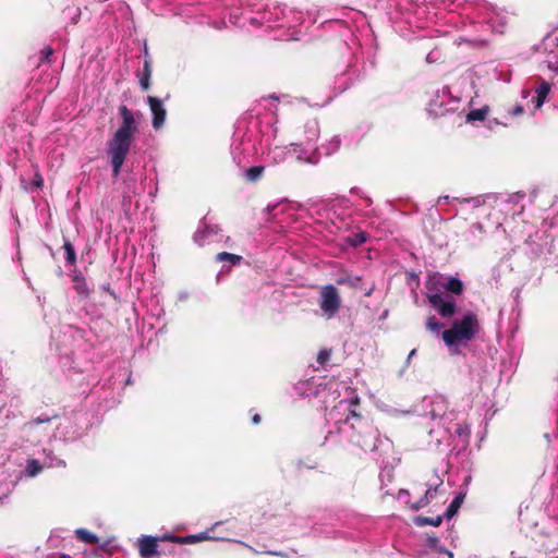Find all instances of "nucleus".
<instances>
[{
    "instance_id": "nucleus-1",
    "label": "nucleus",
    "mask_w": 558,
    "mask_h": 558,
    "mask_svg": "<svg viewBox=\"0 0 558 558\" xmlns=\"http://www.w3.org/2000/svg\"><path fill=\"white\" fill-rule=\"evenodd\" d=\"M360 399L356 395L340 400L327 414L330 428L325 436V441L347 445L351 444L364 451L378 452L389 449L391 444L388 438H381L377 428L356 412Z\"/></svg>"
},
{
    "instance_id": "nucleus-2",
    "label": "nucleus",
    "mask_w": 558,
    "mask_h": 558,
    "mask_svg": "<svg viewBox=\"0 0 558 558\" xmlns=\"http://www.w3.org/2000/svg\"><path fill=\"white\" fill-rule=\"evenodd\" d=\"M119 113L122 118V123L106 144L107 156L110 160L114 178L119 177L125 158L130 153L134 136L138 132L136 117H141L140 112L134 113L126 106H121Z\"/></svg>"
},
{
    "instance_id": "nucleus-3",
    "label": "nucleus",
    "mask_w": 558,
    "mask_h": 558,
    "mask_svg": "<svg viewBox=\"0 0 558 558\" xmlns=\"http://www.w3.org/2000/svg\"><path fill=\"white\" fill-rule=\"evenodd\" d=\"M426 289L428 303L441 317L449 318L456 314L454 296L463 291L460 279L436 272L428 278Z\"/></svg>"
},
{
    "instance_id": "nucleus-4",
    "label": "nucleus",
    "mask_w": 558,
    "mask_h": 558,
    "mask_svg": "<svg viewBox=\"0 0 558 558\" xmlns=\"http://www.w3.org/2000/svg\"><path fill=\"white\" fill-rule=\"evenodd\" d=\"M278 129L270 121L263 123L258 117H251L245 132L241 126L235 131L232 146L240 142L242 151L256 154L258 149L267 147L277 136Z\"/></svg>"
},
{
    "instance_id": "nucleus-5",
    "label": "nucleus",
    "mask_w": 558,
    "mask_h": 558,
    "mask_svg": "<svg viewBox=\"0 0 558 558\" xmlns=\"http://www.w3.org/2000/svg\"><path fill=\"white\" fill-rule=\"evenodd\" d=\"M481 330L478 317L468 311L461 318L454 319L451 327L442 332V340L451 352L458 353L460 347L474 340Z\"/></svg>"
},
{
    "instance_id": "nucleus-6",
    "label": "nucleus",
    "mask_w": 558,
    "mask_h": 558,
    "mask_svg": "<svg viewBox=\"0 0 558 558\" xmlns=\"http://www.w3.org/2000/svg\"><path fill=\"white\" fill-rule=\"evenodd\" d=\"M318 305L326 319L336 317L341 307L338 289L332 284L323 286L319 290Z\"/></svg>"
},
{
    "instance_id": "nucleus-7",
    "label": "nucleus",
    "mask_w": 558,
    "mask_h": 558,
    "mask_svg": "<svg viewBox=\"0 0 558 558\" xmlns=\"http://www.w3.org/2000/svg\"><path fill=\"white\" fill-rule=\"evenodd\" d=\"M85 430L71 418H63L56 426L51 439L63 442H73L83 437Z\"/></svg>"
},
{
    "instance_id": "nucleus-8",
    "label": "nucleus",
    "mask_w": 558,
    "mask_h": 558,
    "mask_svg": "<svg viewBox=\"0 0 558 558\" xmlns=\"http://www.w3.org/2000/svg\"><path fill=\"white\" fill-rule=\"evenodd\" d=\"M460 98L458 96H453L448 86H444L441 89L436 92L434 98L430 100V111L438 114L454 110Z\"/></svg>"
},
{
    "instance_id": "nucleus-9",
    "label": "nucleus",
    "mask_w": 558,
    "mask_h": 558,
    "mask_svg": "<svg viewBox=\"0 0 558 558\" xmlns=\"http://www.w3.org/2000/svg\"><path fill=\"white\" fill-rule=\"evenodd\" d=\"M147 104L153 114V128L158 130L165 123L167 111L162 105V101L157 97L148 96Z\"/></svg>"
},
{
    "instance_id": "nucleus-10",
    "label": "nucleus",
    "mask_w": 558,
    "mask_h": 558,
    "mask_svg": "<svg viewBox=\"0 0 558 558\" xmlns=\"http://www.w3.org/2000/svg\"><path fill=\"white\" fill-rule=\"evenodd\" d=\"M137 546L142 558H151L157 554L158 538L149 535H143L138 538Z\"/></svg>"
},
{
    "instance_id": "nucleus-11",
    "label": "nucleus",
    "mask_w": 558,
    "mask_h": 558,
    "mask_svg": "<svg viewBox=\"0 0 558 558\" xmlns=\"http://www.w3.org/2000/svg\"><path fill=\"white\" fill-rule=\"evenodd\" d=\"M447 404L444 398L437 397L433 402V408L429 412L432 420L439 418L440 422L446 425L447 423L451 422L453 418L452 413H446Z\"/></svg>"
},
{
    "instance_id": "nucleus-12",
    "label": "nucleus",
    "mask_w": 558,
    "mask_h": 558,
    "mask_svg": "<svg viewBox=\"0 0 558 558\" xmlns=\"http://www.w3.org/2000/svg\"><path fill=\"white\" fill-rule=\"evenodd\" d=\"M219 230L218 226L204 223V226L198 228L194 233V241L198 245H204L205 243L213 241V238L219 233Z\"/></svg>"
},
{
    "instance_id": "nucleus-13",
    "label": "nucleus",
    "mask_w": 558,
    "mask_h": 558,
    "mask_svg": "<svg viewBox=\"0 0 558 558\" xmlns=\"http://www.w3.org/2000/svg\"><path fill=\"white\" fill-rule=\"evenodd\" d=\"M268 157L274 165H279L287 159V156L291 154V147L289 146H274L271 144L267 146Z\"/></svg>"
},
{
    "instance_id": "nucleus-14",
    "label": "nucleus",
    "mask_w": 558,
    "mask_h": 558,
    "mask_svg": "<svg viewBox=\"0 0 558 558\" xmlns=\"http://www.w3.org/2000/svg\"><path fill=\"white\" fill-rule=\"evenodd\" d=\"M544 46L545 50L555 46V49L549 50L544 62L546 63L548 70L553 71L555 74H558V45H555L553 40H547L544 43Z\"/></svg>"
},
{
    "instance_id": "nucleus-15",
    "label": "nucleus",
    "mask_w": 558,
    "mask_h": 558,
    "mask_svg": "<svg viewBox=\"0 0 558 558\" xmlns=\"http://www.w3.org/2000/svg\"><path fill=\"white\" fill-rule=\"evenodd\" d=\"M291 155H294L299 161L316 163V159L313 151L302 147L300 144L292 143L290 144Z\"/></svg>"
},
{
    "instance_id": "nucleus-16",
    "label": "nucleus",
    "mask_w": 558,
    "mask_h": 558,
    "mask_svg": "<svg viewBox=\"0 0 558 558\" xmlns=\"http://www.w3.org/2000/svg\"><path fill=\"white\" fill-rule=\"evenodd\" d=\"M441 484H442V481L440 478H438L437 483H435V485H430L426 489V492L422 498H420L415 504L411 505V508L414 510H417V509H421V508H424L425 506H427L434 499V497L437 493V488Z\"/></svg>"
},
{
    "instance_id": "nucleus-17",
    "label": "nucleus",
    "mask_w": 558,
    "mask_h": 558,
    "mask_svg": "<svg viewBox=\"0 0 558 558\" xmlns=\"http://www.w3.org/2000/svg\"><path fill=\"white\" fill-rule=\"evenodd\" d=\"M550 88L551 85L548 82L544 80L539 81V85L535 89V97L533 98V102L536 109H539L544 105Z\"/></svg>"
},
{
    "instance_id": "nucleus-18",
    "label": "nucleus",
    "mask_w": 558,
    "mask_h": 558,
    "mask_svg": "<svg viewBox=\"0 0 558 558\" xmlns=\"http://www.w3.org/2000/svg\"><path fill=\"white\" fill-rule=\"evenodd\" d=\"M210 538L211 537L209 536V534L207 532H202L199 534L187 535L184 537L170 536V537H165L163 539H170L172 542L180 543V544H193L196 542H202V541H206V539H210Z\"/></svg>"
},
{
    "instance_id": "nucleus-19",
    "label": "nucleus",
    "mask_w": 558,
    "mask_h": 558,
    "mask_svg": "<svg viewBox=\"0 0 558 558\" xmlns=\"http://www.w3.org/2000/svg\"><path fill=\"white\" fill-rule=\"evenodd\" d=\"M44 465L46 468H64L65 461L56 457L51 450L44 449Z\"/></svg>"
},
{
    "instance_id": "nucleus-20",
    "label": "nucleus",
    "mask_w": 558,
    "mask_h": 558,
    "mask_svg": "<svg viewBox=\"0 0 558 558\" xmlns=\"http://www.w3.org/2000/svg\"><path fill=\"white\" fill-rule=\"evenodd\" d=\"M305 142H314L318 137V123L315 120H310L304 125Z\"/></svg>"
},
{
    "instance_id": "nucleus-21",
    "label": "nucleus",
    "mask_w": 558,
    "mask_h": 558,
    "mask_svg": "<svg viewBox=\"0 0 558 558\" xmlns=\"http://www.w3.org/2000/svg\"><path fill=\"white\" fill-rule=\"evenodd\" d=\"M44 468H46L44 465V462L40 463L36 459H28L27 462H26V466H25V474L28 477H35L36 475H38L43 471Z\"/></svg>"
},
{
    "instance_id": "nucleus-22",
    "label": "nucleus",
    "mask_w": 558,
    "mask_h": 558,
    "mask_svg": "<svg viewBox=\"0 0 558 558\" xmlns=\"http://www.w3.org/2000/svg\"><path fill=\"white\" fill-rule=\"evenodd\" d=\"M488 110L489 108L487 106H484L482 108H478V109H474V110H471L468 116H466V120L469 122H472V121H483L487 113H488Z\"/></svg>"
},
{
    "instance_id": "nucleus-23",
    "label": "nucleus",
    "mask_w": 558,
    "mask_h": 558,
    "mask_svg": "<svg viewBox=\"0 0 558 558\" xmlns=\"http://www.w3.org/2000/svg\"><path fill=\"white\" fill-rule=\"evenodd\" d=\"M216 260L221 262V263L227 262L232 265H239L242 260V256L232 254V253H228V252H221V253L217 254Z\"/></svg>"
},
{
    "instance_id": "nucleus-24",
    "label": "nucleus",
    "mask_w": 558,
    "mask_h": 558,
    "mask_svg": "<svg viewBox=\"0 0 558 558\" xmlns=\"http://www.w3.org/2000/svg\"><path fill=\"white\" fill-rule=\"evenodd\" d=\"M264 170V166L251 167L245 170V178L247 181L255 182L262 178Z\"/></svg>"
},
{
    "instance_id": "nucleus-25",
    "label": "nucleus",
    "mask_w": 558,
    "mask_h": 558,
    "mask_svg": "<svg viewBox=\"0 0 558 558\" xmlns=\"http://www.w3.org/2000/svg\"><path fill=\"white\" fill-rule=\"evenodd\" d=\"M361 281V277L359 276H353V275H344V276H340L337 278L336 282L338 284H342V286H350L352 288H357L359 287V283Z\"/></svg>"
},
{
    "instance_id": "nucleus-26",
    "label": "nucleus",
    "mask_w": 558,
    "mask_h": 558,
    "mask_svg": "<svg viewBox=\"0 0 558 558\" xmlns=\"http://www.w3.org/2000/svg\"><path fill=\"white\" fill-rule=\"evenodd\" d=\"M75 534L78 537V539H81L82 542H84L86 544L93 545V544H96L98 541V538L95 534H93L84 529H77L75 531Z\"/></svg>"
},
{
    "instance_id": "nucleus-27",
    "label": "nucleus",
    "mask_w": 558,
    "mask_h": 558,
    "mask_svg": "<svg viewBox=\"0 0 558 558\" xmlns=\"http://www.w3.org/2000/svg\"><path fill=\"white\" fill-rule=\"evenodd\" d=\"M150 74H151V70H150L149 62L145 61L143 75L140 78V85L144 90H147L149 88Z\"/></svg>"
},
{
    "instance_id": "nucleus-28",
    "label": "nucleus",
    "mask_w": 558,
    "mask_h": 558,
    "mask_svg": "<svg viewBox=\"0 0 558 558\" xmlns=\"http://www.w3.org/2000/svg\"><path fill=\"white\" fill-rule=\"evenodd\" d=\"M63 250L65 253V260L68 264L73 265L76 262V253L75 248L69 241H65L63 244Z\"/></svg>"
},
{
    "instance_id": "nucleus-29",
    "label": "nucleus",
    "mask_w": 558,
    "mask_h": 558,
    "mask_svg": "<svg viewBox=\"0 0 558 558\" xmlns=\"http://www.w3.org/2000/svg\"><path fill=\"white\" fill-rule=\"evenodd\" d=\"M415 522L420 526H424V525L438 526L442 522V518L440 515H438L436 518L417 517Z\"/></svg>"
},
{
    "instance_id": "nucleus-30",
    "label": "nucleus",
    "mask_w": 558,
    "mask_h": 558,
    "mask_svg": "<svg viewBox=\"0 0 558 558\" xmlns=\"http://www.w3.org/2000/svg\"><path fill=\"white\" fill-rule=\"evenodd\" d=\"M74 289L80 295L86 296L88 294L86 281L78 276L74 277Z\"/></svg>"
},
{
    "instance_id": "nucleus-31",
    "label": "nucleus",
    "mask_w": 558,
    "mask_h": 558,
    "mask_svg": "<svg viewBox=\"0 0 558 558\" xmlns=\"http://www.w3.org/2000/svg\"><path fill=\"white\" fill-rule=\"evenodd\" d=\"M462 502H463V496L454 497V499L451 501V504L447 508L446 515L448 518L453 517L457 513L458 509L461 507Z\"/></svg>"
},
{
    "instance_id": "nucleus-32",
    "label": "nucleus",
    "mask_w": 558,
    "mask_h": 558,
    "mask_svg": "<svg viewBox=\"0 0 558 558\" xmlns=\"http://www.w3.org/2000/svg\"><path fill=\"white\" fill-rule=\"evenodd\" d=\"M426 546L441 554L446 551V548L440 544L439 538L435 536H429L426 539Z\"/></svg>"
},
{
    "instance_id": "nucleus-33",
    "label": "nucleus",
    "mask_w": 558,
    "mask_h": 558,
    "mask_svg": "<svg viewBox=\"0 0 558 558\" xmlns=\"http://www.w3.org/2000/svg\"><path fill=\"white\" fill-rule=\"evenodd\" d=\"M453 201L459 202L461 204L469 203L473 207H480V206H482L485 203V197L484 196H476V197L462 198V199L453 198Z\"/></svg>"
},
{
    "instance_id": "nucleus-34",
    "label": "nucleus",
    "mask_w": 558,
    "mask_h": 558,
    "mask_svg": "<svg viewBox=\"0 0 558 558\" xmlns=\"http://www.w3.org/2000/svg\"><path fill=\"white\" fill-rule=\"evenodd\" d=\"M426 327L433 332H438L444 327V325L433 316L427 319Z\"/></svg>"
},
{
    "instance_id": "nucleus-35",
    "label": "nucleus",
    "mask_w": 558,
    "mask_h": 558,
    "mask_svg": "<svg viewBox=\"0 0 558 558\" xmlns=\"http://www.w3.org/2000/svg\"><path fill=\"white\" fill-rule=\"evenodd\" d=\"M125 183H126V191L124 192V196L123 197H124V199L131 201L132 195H134L136 193V191H135V180L134 179H130Z\"/></svg>"
},
{
    "instance_id": "nucleus-36",
    "label": "nucleus",
    "mask_w": 558,
    "mask_h": 558,
    "mask_svg": "<svg viewBox=\"0 0 558 558\" xmlns=\"http://www.w3.org/2000/svg\"><path fill=\"white\" fill-rule=\"evenodd\" d=\"M295 388L300 392V395L303 397H310L311 395L314 393L310 389V383H300V384H298V386Z\"/></svg>"
},
{
    "instance_id": "nucleus-37",
    "label": "nucleus",
    "mask_w": 558,
    "mask_h": 558,
    "mask_svg": "<svg viewBox=\"0 0 558 558\" xmlns=\"http://www.w3.org/2000/svg\"><path fill=\"white\" fill-rule=\"evenodd\" d=\"M471 433L470 426L468 424H459L456 428V434L459 437L468 438Z\"/></svg>"
},
{
    "instance_id": "nucleus-38",
    "label": "nucleus",
    "mask_w": 558,
    "mask_h": 558,
    "mask_svg": "<svg viewBox=\"0 0 558 558\" xmlns=\"http://www.w3.org/2000/svg\"><path fill=\"white\" fill-rule=\"evenodd\" d=\"M330 359V351L328 350H322L319 351L318 355H317V362L319 364H325L328 360Z\"/></svg>"
},
{
    "instance_id": "nucleus-39",
    "label": "nucleus",
    "mask_w": 558,
    "mask_h": 558,
    "mask_svg": "<svg viewBox=\"0 0 558 558\" xmlns=\"http://www.w3.org/2000/svg\"><path fill=\"white\" fill-rule=\"evenodd\" d=\"M53 50L51 48H45L40 52V60L45 62H50V57L52 56Z\"/></svg>"
},
{
    "instance_id": "nucleus-40",
    "label": "nucleus",
    "mask_w": 558,
    "mask_h": 558,
    "mask_svg": "<svg viewBox=\"0 0 558 558\" xmlns=\"http://www.w3.org/2000/svg\"><path fill=\"white\" fill-rule=\"evenodd\" d=\"M43 184H44L43 177L39 173H36L35 178L32 182V185L35 186L36 189H40L43 186Z\"/></svg>"
},
{
    "instance_id": "nucleus-41",
    "label": "nucleus",
    "mask_w": 558,
    "mask_h": 558,
    "mask_svg": "<svg viewBox=\"0 0 558 558\" xmlns=\"http://www.w3.org/2000/svg\"><path fill=\"white\" fill-rule=\"evenodd\" d=\"M229 21L233 25H240V15L238 13H230Z\"/></svg>"
},
{
    "instance_id": "nucleus-42",
    "label": "nucleus",
    "mask_w": 558,
    "mask_h": 558,
    "mask_svg": "<svg viewBox=\"0 0 558 558\" xmlns=\"http://www.w3.org/2000/svg\"><path fill=\"white\" fill-rule=\"evenodd\" d=\"M524 111L523 107L522 106H515L512 108V110L510 111V113L512 116H519V114H522Z\"/></svg>"
},
{
    "instance_id": "nucleus-43",
    "label": "nucleus",
    "mask_w": 558,
    "mask_h": 558,
    "mask_svg": "<svg viewBox=\"0 0 558 558\" xmlns=\"http://www.w3.org/2000/svg\"><path fill=\"white\" fill-rule=\"evenodd\" d=\"M49 421H50V418L48 416H46V417L38 416V417L34 418L32 421V423L38 425V424L46 423V422H49Z\"/></svg>"
},
{
    "instance_id": "nucleus-44",
    "label": "nucleus",
    "mask_w": 558,
    "mask_h": 558,
    "mask_svg": "<svg viewBox=\"0 0 558 558\" xmlns=\"http://www.w3.org/2000/svg\"><path fill=\"white\" fill-rule=\"evenodd\" d=\"M280 206V203H276V204H269L267 207H266V211L268 214H271L274 210H276L278 207Z\"/></svg>"
},
{
    "instance_id": "nucleus-45",
    "label": "nucleus",
    "mask_w": 558,
    "mask_h": 558,
    "mask_svg": "<svg viewBox=\"0 0 558 558\" xmlns=\"http://www.w3.org/2000/svg\"><path fill=\"white\" fill-rule=\"evenodd\" d=\"M448 201H449V196L444 195L438 198L437 204L440 205L442 202H448Z\"/></svg>"
},
{
    "instance_id": "nucleus-46",
    "label": "nucleus",
    "mask_w": 558,
    "mask_h": 558,
    "mask_svg": "<svg viewBox=\"0 0 558 558\" xmlns=\"http://www.w3.org/2000/svg\"><path fill=\"white\" fill-rule=\"evenodd\" d=\"M471 228L475 229L477 231H482L483 230V226L481 223H478V222L473 223Z\"/></svg>"
},
{
    "instance_id": "nucleus-47",
    "label": "nucleus",
    "mask_w": 558,
    "mask_h": 558,
    "mask_svg": "<svg viewBox=\"0 0 558 558\" xmlns=\"http://www.w3.org/2000/svg\"><path fill=\"white\" fill-rule=\"evenodd\" d=\"M254 424H258L260 422V416L258 414H255L252 418Z\"/></svg>"
},
{
    "instance_id": "nucleus-48",
    "label": "nucleus",
    "mask_w": 558,
    "mask_h": 558,
    "mask_svg": "<svg viewBox=\"0 0 558 558\" xmlns=\"http://www.w3.org/2000/svg\"><path fill=\"white\" fill-rule=\"evenodd\" d=\"M214 26L217 28V29H220L225 26V22H220V23H215Z\"/></svg>"
},
{
    "instance_id": "nucleus-49",
    "label": "nucleus",
    "mask_w": 558,
    "mask_h": 558,
    "mask_svg": "<svg viewBox=\"0 0 558 558\" xmlns=\"http://www.w3.org/2000/svg\"><path fill=\"white\" fill-rule=\"evenodd\" d=\"M409 493L407 490H401L400 494H399V498L402 499L403 496H408Z\"/></svg>"
},
{
    "instance_id": "nucleus-50",
    "label": "nucleus",
    "mask_w": 558,
    "mask_h": 558,
    "mask_svg": "<svg viewBox=\"0 0 558 558\" xmlns=\"http://www.w3.org/2000/svg\"><path fill=\"white\" fill-rule=\"evenodd\" d=\"M444 554L447 555L448 558H453V553L448 549H446Z\"/></svg>"
},
{
    "instance_id": "nucleus-51",
    "label": "nucleus",
    "mask_w": 558,
    "mask_h": 558,
    "mask_svg": "<svg viewBox=\"0 0 558 558\" xmlns=\"http://www.w3.org/2000/svg\"><path fill=\"white\" fill-rule=\"evenodd\" d=\"M363 242H365V236H364V234H360L359 235V243H363Z\"/></svg>"
},
{
    "instance_id": "nucleus-52",
    "label": "nucleus",
    "mask_w": 558,
    "mask_h": 558,
    "mask_svg": "<svg viewBox=\"0 0 558 558\" xmlns=\"http://www.w3.org/2000/svg\"><path fill=\"white\" fill-rule=\"evenodd\" d=\"M415 354V350H412L410 353H409V356H408V360H410L411 357H413V355Z\"/></svg>"
},
{
    "instance_id": "nucleus-53",
    "label": "nucleus",
    "mask_w": 558,
    "mask_h": 558,
    "mask_svg": "<svg viewBox=\"0 0 558 558\" xmlns=\"http://www.w3.org/2000/svg\"><path fill=\"white\" fill-rule=\"evenodd\" d=\"M450 433V428L448 426H445V434H449Z\"/></svg>"
},
{
    "instance_id": "nucleus-54",
    "label": "nucleus",
    "mask_w": 558,
    "mask_h": 558,
    "mask_svg": "<svg viewBox=\"0 0 558 558\" xmlns=\"http://www.w3.org/2000/svg\"><path fill=\"white\" fill-rule=\"evenodd\" d=\"M59 558H71L69 555H61Z\"/></svg>"
},
{
    "instance_id": "nucleus-55",
    "label": "nucleus",
    "mask_w": 558,
    "mask_h": 558,
    "mask_svg": "<svg viewBox=\"0 0 558 558\" xmlns=\"http://www.w3.org/2000/svg\"><path fill=\"white\" fill-rule=\"evenodd\" d=\"M372 294V289L369 291L366 292V295H371Z\"/></svg>"
},
{
    "instance_id": "nucleus-56",
    "label": "nucleus",
    "mask_w": 558,
    "mask_h": 558,
    "mask_svg": "<svg viewBox=\"0 0 558 558\" xmlns=\"http://www.w3.org/2000/svg\"><path fill=\"white\" fill-rule=\"evenodd\" d=\"M441 439H442V437L441 438H437V442L440 444Z\"/></svg>"
},
{
    "instance_id": "nucleus-57",
    "label": "nucleus",
    "mask_w": 558,
    "mask_h": 558,
    "mask_svg": "<svg viewBox=\"0 0 558 558\" xmlns=\"http://www.w3.org/2000/svg\"><path fill=\"white\" fill-rule=\"evenodd\" d=\"M556 558H558V556Z\"/></svg>"
}]
</instances>
